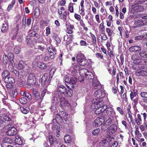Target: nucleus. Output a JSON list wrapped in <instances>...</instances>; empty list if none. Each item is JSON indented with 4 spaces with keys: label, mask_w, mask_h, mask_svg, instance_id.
<instances>
[{
    "label": "nucleus",
    "mask_w": 147,
    "mask_h": 147,
    "mask_svg": "<svg viewBox=\"0 0 147 147\" xmlns=\"http://www.w3.org/2000/svg\"><path fill=\"white\" fill-rule=\"evenodd\" d=\"M104 113L105 115L108 116V117L109 119L106 122H109L111 124L113 118V115L115 114V112L113 111V108L110 107H107L105 110V111L104 112Z\"/></svg>",
    "instance_id": "f257e3e1"
},
{
    "label": "nucleus",
    "mask_w": 147,
    "mask_h": 147,
    "mask_svg": "<svg viewBox=\"0 0 147 147\" xmlns=\"http://www.w3.org/2000/svg\"><path fill=\"white\" fill-rule=\"evenodd\" d=\"M53 98L52 99V103L54 105H56L59 103L62 98L63 97L61 93H59L57 91H55L52 94Z\"/></svg>",
    "instance_id": "f03ea898"
},
{
    "label": "nucleus",
    "mask_w": 147,
    "mask_h": 147,
    "mask_svg": "<svg viewBox=\"0 0 147 147\" xmlns=\"http://www.w3.org/2000/svg\"><path fill=\"white\" fill-rule=\"evenodd\" d=\"M58 92H60V93L64 94L65 96L70 97L72 95V91L67 89L64 86H59L58 87Z\"/></svg>",
    "instance_id": "7ed1b4c3"
},
{
    "label": "nucleus",
    "mask_w": 147,
    "mask_h": 147,
    "mask_svg": "<svg viewBox=\"0 0 147 147\" xmlns=\"http://www.w3.org/2000/svg\"><path fill=\"white\" fill-rule=\"evenodd\" d=\"M142 116L143 117L144 120H145L147 117V114L146 113H142L141 114H138L137 117H135L134 121L138 125H140L142 123L143 121V119L142 118Z\"/></svg>",
    "instance_id": "20e7f679"
},
{
    "label": "nucleus",
    "mask_w": 147,
    "mask_h": 147,
    "mask_svg": "<svg viewBox=\"0 0 147 147\" xmlns=\"http://www.w3.org/2000/svg\"><path fill=\"white\" fill-rule=\"evenodd\" d=\"M77 62L80 65L84 66L87 63L88 61L84 54H79L77 57Z\"/></svg>",
    "instance_id": "39448f33"
},
{
    "label": "nucleus",
    "mask_w": 147,
    "mask_h": 147,
    "mask_svg": "<svg viewBox=\"0 0 147 147\" xmlns=\"http://www.w3.org/2000/svg\"><path fill=\"white\" fill-rule=\"evenodd\" d=\"M131 58L133 60L134 63L136 64H143L144 63V60L141 59L139 54L133 55Z\"/></svg>",
    "instance_id": "423d86ee"
},
{
    "label": "nucleus",
    "mask_w": 147,
    "mask_h": 147,
    "mask_svg": "<svg viewBox=\"0 0 147 147\" xmlns=\"http://www.w3.org/2000/svg\"><path fill=\"white\" fill-rule=\"evenodd\" d=\"M47 49L49 53L50 58L51 59H53L55 57V55L56 54L57 50L55 47L52 46H50L47 48Z\"/></svg>",
    "instance_id": "0eeeda50"
},
{
    "label": "nucleus",
    "mask_w": 147,
    "mask_h": 147,
    "mask_svg": "<svg viewBox=\"0 0 147 147\" xmlns=\"http://www.w3.org/2000/svg\"><path fill=\"white\" fill-rule=\"evenodd\" d=\"M94 95L95 97L97 98L96 100H99L100 99H102L105 97V94L104 92L102 90H98L95 92Z\"/></svg>",
    "instance_id": "6e6552de"
},
{
    "label": "nucleus",
    "mask_w": 147,
    "mask_h": 147,
    "mask_svg": "<svg viewBox=\"0 0 147 147\" xmlns=\"http://www.w3.org/2000/svg\"><path fill=\"white\" fill-rule=\"evenodd\" d=\"M12 75L16 78L21 79L24 76V74L22 72H19L17 70L13 69L11 71Z\"/></svg>",
    "instance_id": "1a4fd4ad"
},
{
    "label": "nucleus",
    "mask_w": 147,
    "mask_h": 147,
    "mask_svg": "<svg viewBox=\"0 0 147 147\" xmlns=\"http://www.w3.org/2000/svg\"><path fill=\"white\" fill-rule=\"evenodd\" d=\"M144 7L141 5H138L136 3L132 5V9L135 12H140L143 11Z\"/></svg>",
    "instance_id": "9d476101"
},
{
    "label": "nucleus",
    "mask_w": 147,
    "mask_h": 147,
    "mask_svg": "<svg viewBox=\"0 0 147 147\" xmlns=\"http://www.w3.org/2000/svg\"><path fill=\"white\" fill-rule=\"evenodd\" d=\"M28 82L32 85L34 84L36 82V79L35 75L33 74H29L28 78Z\"/></svg>",
    "instance_id": "9b49d317"
},
{
    "label": "nucleus",
    "mask_w": 147,
    "mask_h": 147,
    "mask_svg": "<svg viewBox=\"0 0 147 147\" xmlns=\"http://www.w3.org/2000/svg\"><path fill=\"white\" fill-rule=\"evenodd\" d=\"M11 120L10 118L8 116H4L3 119H0V127H3L6 125V121H10Z\"/></svg>",
    "instance_id": "f8f14e48"
},
{
    "label": "nucleus",
    "mask_w": 147,
    "mask_h": 147,
    "mask_svg": "<svg viewBox=\"0 0 147 147\" xmlns=\"http://www.w3.org/2000/svg\"><path fill=\"white\" fill-rule=\"evenodd\" d=\"M97 101L94 104H93L92 106H94V107H93L94 108H102L104 106H107L106 105H104L103 104V102L102 100H96Z\"/></svg>",
    "instance_id": "ddd939ff"
},
{
    "label": "nucleus",
    "mask_w": 147,
    "mask_h": 147,
    "mask_svg": "<svg viewBox=\"0 0 147 147\" xmlns=\"http://www.w3.org/2000/svg\"><path fill=\"white\" fill-rule=\"evenodd\" d=\"M88 71V70L85 68L79 70V74L82 78V80H80L81 82L84 81V77L86 76Z\"/></svg>",
    "instance_id": "4468645a"
},
{
    "label": "nucleus",
    "mask_w": 147,
    "mask_h": 147,
    "mask_svg": "<svg viewBox=\"0 0 147 147\" xmlns=\"http://www.w3.org/2000/svg\"><path fill=\"white\" fill-rule=\"evenodd\" d=\"M103 122L102 119L101 118H97L93 123V125L95 127H97L101 125Z\"/></svg>",
    "instance_id": "2eb2a0df"
},
{
    "label": "nucleus",
    "mask_w": 147,
    "mask_h": 147,
    "mask_svg": "<svg viewBox=\"0 0 147 147\" xmlns=\"http://www.w3.org/2000/svg\"><path fill=\"white\" fill-rule=\"evenodd\" d=\"M6 133L7 135L10 136L16 135L17 133L16 129L14 127L9 128Z\"/></svg>",
    "instance_id": "dca6fc26"
},
{
    "label": "nucleus",
    "mask_w": 147,
    "mask_h": 147,
    "mask_svg": "<svg viewBox=\"0 0 147 147\" xmlns=\"http://www.w3.org/2000/svg\"><path fill=\"white\" fill-rule=\"evenodd\" d=\"M50 78V77H49L48 75L43 76L41 79L42 85V86L45 85L47 82L49 80Z\"/></svg>",
    "instance_id": "f3484780"
},
{
    "label": "nucleus",
    "mask_w": 147,
    "mask_h": 147,
    "mask_svg": "<svg viewBox=\"0 0 147 147\" xmlns=\"http://www.w3.org/2000/svg\"><path fill=\"white\" fill-rule=\"evenodd\" d=\"M61 115L62 122H63L64 121L67 122L68 120L69 115L63 111H61Z\"/></svg>",
    "instance_id": "a211bd4d"
},
{
    "label": "nucleus",
    "mask_w": 147,
    "mask_h": 147,
    "mask_svg": "<svg viewBox=\"0 0 147 147\" xmlns=\"http://www.w3.org/2000/svg\"><path fill=\"white\" fill-rule=\"evenodd\" d=\"M86 78L90 82H92L94 78V75L91 71H88L85 76Z\"/></svg>",
    "instance_id": "6ab92c4d"
},
{
    "label": "nucleus",
    "mask_w": 147,
    "mask_h": 147,
    "mask_svg": "<svg viewBox=\"0 0 147 147\" xmlns=\"http://www.w3.org/2000/svg\"><path fill=\"white\" fill-rule=\"evenodd\" d=\"M33 94L34 97L35 98L36 100H42L41 98L40 93L38 92L36 90H33Z\"/></svg>",
    "instance_id": "aec40b11"
},
{
    "label": "nucleus",
    "mask_w": 147,
    "mask_h": 147,
    "mask_svg": "<svg viewBox=\"0 0 147 147\" xmlns=\"http://www.w3.org/2000/svg\"><path fill=\"white\" fill-rule=\"evenodd\" d=\"M61 107L62 108L66 106H68L70 104L67 100H65L63 97L59 101Z\"/></svg>",
    "instance_id": "412c9836"
},
{
    "label": "nucleus",
    "mask_w": 147,
    "mask_h": 147,
    "mask_svg": "<svg viewBox=\"0 0 147 147\" xmlns=\"http://www.w3.org/2000/svg\"><path fill=\"white\" fill-rule=\"evenodd\" d=\"M107 106H104L102 108H95L96 110L95 111V113L96 114H99L102 112L104 113V112L105 111V110L107 108Z\"/></svg>",
    "instance_id": "4be33fe9"
},
{
    "label": "nucleus",
    "mask_w": 147,
    "mask_h": 147,
    "mask_svg": "<svg viewBox=\"0 0 147 147\" xmlns=\"http://www.w3.org/2000/svg\"><path fill=\"white\" fill-rule=\"evenodd\" d=\"M135 128L136 129L135 131V134L136 135V138L137 139H140V138L142 137V134L139 130L138 126H136Z\"/></svg>",
    "instance_id": "5701e85b"
},
{
    "label": "nucleus",
    "mask_w": 147,
    "mask_h": 147,
    "mask_svg": "<svg viewBox=\"0 0 147 147\" xmlns=\"http://www.w3.org/2000/svg\"><path fill=\"white\" fill-rule=\"evenodd\" d=\"M5 82L7 84H12L15 82L14 79L12 77H6L4 79Z\"/></svg>",
    "instance_id": "b1692460"
},
{
    "label": "nucleus",
    "mask_w": 147,
    "mask_h": 147,
    "mask_svg": "<svg viewBox=\"0 0 147 147\" xmlns=\"http://www.w3.org/2000/svg\"><path fill=\"white\" fill-rule=\"evenodd\" d=\"M8 24L7 22H5L3 23L1 28V30L2 32H6L8 30Z\"/></svg>",
    "instance_id": "393cba45"
},
{
    "label": "nucleus",
    "mask_w": 147,
    "mask_h": 147,
    "mask_svg": "<svg viewBox=\"0 0 147 147\" xmlns=\"http://www.w3.org/2000/svg\"><path fill=\"white\" fill-rule=\"evenodd\" d=\"M108 143V142L106 140V139L101 140L99 143L97 147H105Z\"/></svg>",
    "instance_id": "a878e982"
},
{
    "label": "nucleus",
    "mask_w": 147,
    "mask_h": 147,
    "mask_svg": "<svg viewBox=\"0 0 147 147\" xmlns=\"http://www.w3.org/2000/svg\"><path fill=\"white\" fill-rule=\"evenodd\" d=\"M136 73L137 75H147V71L143 70H138L136 71Z\"/></svg>",
    "instance_id": "bb28decb"
},
{
    "label": "nucleus",
    "mask_w": 147,
    "mask_h": 147,
    "mask_svg": "<svg viewBox=\"0 0 147 147\" xmlns=\"http://www.w3.org/2000/svg\"><path fill=\"white\" fill-rule=\"evenodd\" d=\"M37 65L39 68L42 69H45L47 67L46 64L45 63L38 62L37 63Z\"/></svg>",
    "instance_id": "cd10ccee"
},
{
    "label": "nucleus",
    "mask_w": 147,
    "mask_h": 147,
    "mask_svg": "<svg viewBox=\"0 0 147 147\" xmlns=\"http://www.w3.org/2000/svg\"><path fill=\"white\" fill-rule=\"evenodd\" d=\"M20 109L21 112L24 114H27L30 110V109L28 107H21Z\"/></svg>",
    "instance_id": "c85d7f7f"
},
{
    "label": "nucleus",
    "mask_w": 147,
    "mask_h": 147,
    "mask_svg": "<svg viewBox=\"0 0 147 147\" xmlns=\"http://www.w3.org/2000/svg\"><path fill=\"white\" fill-rule=\"evenodd\" d=\"M126 117L129 122L130 123H132L134 122L131 113L129 111V112L127 113L126 115Z\"/></svg>",
    "instance_id": "c756f323"
},
{
    "label": "nucleus",
    "mask_w": 147,
    "mask_h": 147,
    "mask_svg": "<svg viewBox=\"0 0 147 147\" xmlns=\"http://www.w3.org/2000/svg\"><path fill=\"white\" fill-rule=\"evenodd\" d=\"M74 28V26L73 25L68 26V27H67L66 32L68 34H72L73 32L72 29Z\"/></svg>",
    "instance_id": "7c9ffc66"
},
{
    "label": "nucleus",
    "mask_w": 147,
    "mask_h": 147,
    "mask_svg": "<svg viewBox=\"0 0 147 147\" xmlns=\"http://www.w3.org/2000/svg\"><path fill=\"white\" fill-rule=\"evenodd\" d=\"M64 140L65 142L66 143H70L72 141L71 137L69 135H66L65 136Z\"/></svg>",
    "instance_id": "2f4dec72"
},
{
    "label": "nucleus",
    "mask_w": 147,
    "mask_h": 147,
    "mask_svg": "<svg viewBox=\"0 0 147 147\" xmlns=\"http://www.w3.org/2000/svg\"><path fill=\"white\" fill-rule=\"evenodd\" d=\"M16 139L15 140V143L19 145H22V141L21 138L18 136H16Z\"/></svg>",
    "instance_id": "473e14b6"
},
{
    "label": "nucleus",
    "mask_w": 147,
    "mask_h": 147,
    "mask_svg": "<svg viewBox=\"0 0 147 147\" xmlns=\"http://www.w3.org/2000/svg\"><path fill=\"white\" fill-rule=\"evenodd\" d=\"M93 86L95 88H99L101 87L100 84L97 80L93 81Z\"/></svg>",
    "instance_id": "72a5a7b5"
},
{
    "label": "nucleus",
    "mask_w": 147,
    "mask_h": 147,
    "mask_svg": "<svg viewBox=\"0 0 147 147\" xmlns=\"http://www.w3.org/2000/svg\"><path fill=\"white\" fill-rule=\"evenodd\" d=\"M137 94V93L134 90H133L131 91L130 94V99L132 100L135 97Z\"/></svg>",
    "instance_id": "f704fd0d"
},
{
    "label": "nucleus",
    "mask_w": 147,
    "mask_h": 147,
    "mask_svg": "<svg viewBox=\"0 0 147 147\" xmlns=\"http://www.w3.org/2000/svg\"><path fill=\"white\" fill-rule=\"evenodd\" d=\"M24 61H20L17 68L19 69H23L24 67Z\"/></svg>",
    "instance_id": "c9c22d12"
},
{
    "label": "nucleus",
    "mask_w": 147,
    "mask_h": 147,
    "mask_svg": "<svg viewBox=\"0 0 147 147\" xmlns=\"http://www.w3.org/2000/svg\"><path fill=\"white\" fill-rule=\"evenodd\" d=\"M64 10L65 8L63 7H61L60 9H58V12L59 18H62V17L63 11Z\"/></svg>",
    "instance_id": "e433bc0d"
},
{
    "label": "nucleus",
    "mask_w": 147,
    "mask_h": 147,
    "mask_svg": "<svg viewBox=\"0 0 147 147\" xmlns=\"http://www.w3.org/2000/svg\"><path fill=\"white\" fill-rule=\"evenodd\" d=\"M9 72L7 70H5L2 73V76L3 78H5L6 77H8L9 75Z\"/></svg>",
    "instance_id": "4c0bfd02"
},
{
    "label": "nucleus",
    "mask_w": 147,
    "mask_h": 147,
    "mask_svg": "<svg viewBox=\"0 0 147 147\" xmlns=\"http://www.w3.org/2000/svg\"><path fill=\"white\" fill-rule=\"evenodd\" d=\"M35 49L40 50L42 51H43L45 49V47L44 46L42 45H36L35 47Z\"/></svg>",
    "instance_id": "58836bf2"
},
{
    "label": "nucleus",
    "mask_w": 147,
    "mask_h": 147,
    "mask_svg": "<svg viewBox=\"0 0 147 147\" xmlns=\"http://www.w3.org/2000/svg\"><path fill=\"white\" fill-rule=\"evenodd\" d=\"M56 120L57 122H61L62 119L61 115V111L60 112L59 114H56Z\"/></svg>",
    "instance_id": "ea45409f"
},
{
    "label": "nucleus",
    "mask_w": 147,
    "mask_h": 147,
    "mask_svg": "<svg viewBox=\"0 0 147 147\" xmlns=\"http://www.w3.org/2000/svg\"><path fill=\"white\" fill-rule=\"evenodd\" d=\"M140 55L141 57L147 58V52L145 51H140L139 54Z\"/></svg>",
    "instance_id": "a19ab883"
},
{
    "label": "nucleus",
    "mask_w": 147,
    "mask_h": 147,
    "mask_svg": "<svg viewBox=\"0 0 147 147\" xmlns=\"http://www.w3.org/2000/svg\"><path fill=\"white\" fill-rule=\"evenodd\" d=\"M100 131V130L99 128H96L93 130L92 134L94 136H97L99 134Z\"/></svg>",
    "instance_id": "79ce46f5"
},
{
    "label": "nucleus",
    "mask_w": 147,
    "mask_h": 147,
    "mask_svg": "<svg viewBox=\"0 0 147 147\" xmlns=\"http://www.w3.org/2000/svg\"><path fill=\"white\" fill-rule=\"evenodd\" d=\"M26 18L25 16H24L23 18L22 21V27L24 29H25L26 27Z\"/></svg>",
    "instance_id": "37998d69"
},
{
    "label": "nucleus",
    "mask_w": 147,
    "mask_h": 147,
    "mask_svg": "<svg viewBox=\"0 0 147 147\" xmlns=\"http://www.w3.org/2000/svg\"><path fill=\"white\" fill-rule=\"evenodd\" d=\"M134 24L135 25L138 26L141 25H144V23H143L142 20H140L135 22Z\"/></svg>",
    "instance_id": "c03bdc74"
},
{
    "label": "nucleus",
    "mask_w": 147,
    "mask_h": 147,
    "mask_svg": "<svg viewBox=\"0 0 147 147\" xmlns=\"http://www.w3.org/2000/svg\"><path fill=\"white\" fill-rule=\"evenodd\" d=\"M106 32L109 36H111L113 34V31L108 28H107L106 29Z\"/></svg>",
    "instance_id": "a18cd8bd"
},
{
    "label": "nucleus",
    "mask_w": 147,
    "mask_h": 147,
    "mask_svg": "<svg viewBox=\"0 0 147 147\" xmlns=\"http://www.w3.org/2000/svg\"><path fill=\"white\" fill-rule=\"evenodd\" d=\"M90 36L92 38V43L95 45L96 44V39L95 36L92 33H90Z\"/></svg>",
    "instance_id": "49530a36"
},
{
    "label": "nucleus",
    "mask_w": 147,
    "mask_h": 147,
    "mask_svg": "<svg viewBox=\"0 0 147 147\" xmlns=\"http://www.w3.org/2000/svg\"><path fill=\"white\" fill-rule=\"evenodd\" d=\"M49 141L50 143V147H52L54 143V140L52 136L49 135Z\"/></svg>",
    "instance_id": "de8ad7c7"
},
{
    "label": "nucleus",
    "mask_w": 147,
    "mask_h": 147,
    "mask_svg": "<svg viewBox=\"0 0 147 147\" xmlns=\"http://www.w3.org/2000/svg\"><path fill=\"white\" fill-rule=\"evenodd\" d=\"M75 4L74 3H70L69 4V11L71 13H73L74 12L73 5Z\"/></svg>",
    "instance_id": "09e8293b"
},
{
    "label": "nucleus",
    "mask_w": 147,
    "mask_h": 147,
    "mask_svg": "<svg viewBox=\"0 0 147 147\" xmlns=\"http://www.w3.org/2000/svg\"><path fill=\"white\" fill-rule=\"evenodd\" d=\"M3 142L5 143L10 144L12 142V140L8 138H5L3 140Z\"/></svg>",
    "instance_id": "8fccbe9b"
},
{
    "label": "nucleus",
    "mask_w": 147,
    "mask_h": 147,
    "mask_svg": "<svg viewBox=\"0 0 147 147\" xmlns=\"http://www.w3.org/2000/svg\"><path fill=\"white\" fill-rule=\"evenodd\" d=\"M3 63L6 64H7L9 61H10L7 56L6 55H3Z\"/></svg>",
    "instance_id": "3c124183"
},
{
    "label": "nucleus",
    "mask_w": 147,
    "mask_h": 147,
    "mask_svg": "<svg viewBox=\"0 0 147 147\" xmlns=\"http://www.w3.org/2000/svg\"><path fill=\"white\" fill-rule=\"evenodd\" d=\"M20 102L21 104H24L27 102V100L25 98L22 97L20 99Z\"/></svg>",
    "instance_id": "603ef678"
},
{
    "label": "nucleus",
    "mask_w": 147,
    "mask_h": 147,
    "mask_svg": "<svg viewBox=\"0 0 147 147\" xmlns=\"http://www.w3.org/2000/svg\"><path fill=\"white\" fill-rule=\"evenodd\" d=\"M50 59H51L49 57L46 55H44L43 56V57L42 58V60L45 62H48L50 61Z\"/></svg>",
    "instance_id": "864d4df0"
},
{
    "label": "nucleus",
    "mask_w": 147,
    "mask_h": 147,
    "mask_svg": "<svg viewBox=\"0 0 147 147\" xmlns=\"http://www.w3.org/2000/svg\"><path fill=\"white\" fill-rule=\"evenodd\" d=\"M71 67L74 70H78L80 68V66L75 63H72Z\"/></svg>",
    "instance_id": "5fc2aeb1"
},
{
    "label": "nucleus",
    "mask_w": 147,
    "mask_h": 147,
    "mask_svg": "<svg viewBox=\"0 0 147 147\" xmlns=\"http://www.w3.org/2000/svg\"><path fill=\"white\" fill-rule=\"evenodd\" d=\"M7 57L10 61H11L14 58L13 54L12 53H8Z\"/></svg>",
    "instance_id": "6e6d98bb"
},
{
    "label": "nucleus",
    "mask_w": 147,
    "mask_h": 147,
    "mask_svg": "<svg viewBox=\"0 0 147 147\" xmlns=\"http://www.w3.org/2000/svg\"><path fill=\"white\" fill-rule=\"evenodd\" d=\"M65 82L66 85L67 87H69L70 86H69V84L70 83V79L69 77H67L65 80Z\"/></svg>",
    "instance_id": "4d7b16f0"
},
{
    "label": "nucleus",
    "mask_w": 147,
    "mask_h": 147,
    "mask_svg": "<svg viewBox=\"0 0 147 147\" xmlns=\"http://www.w3.org/2000/svg\"><path fill=\"white\" fill-rule=\"evenodd\" d=\"M21 48L19 47H16L14 49V51L16 54H19Z\"/></svg>",
    "instance_id": "13d9d810"
},
{
    "label": "nucleus",
    "mask_w": 147,
    "mask_h": 147,
    "mask_svg": "<svg viewBox=\"0 0 147 147\" xmlns=\"http://www.w3.org/2000/svg\"><path fill=\"white\" fill-rule=\"evenodd\" d=\"M77 81V79L75 77H73L70 78V83L72 84H75Z\"/></svg>",
    "instance_id": "bf43d9fd"
},
{
    "label": "nucleus",
    "mask_w": 147,
    "mask_h": 147,
    "mask_svg": "<svg viewBox=\"0 0 147 147\" xmlns=\"http://www.w3.org/2000/svg\"><path fill=\"white\" fill-rule=\"evenodd\" d=\"M111 127L112 131H113L112 132L115 133L117 130V127L116 125L115 124H113L111 125Z\"/></svg>",
    "instance_id": "052dcab7"
},
{
    "label": "nucleus",
    "mask_w": 147,
    "mask_h": 147,
    "mask_svg": "<svg viewBox=\"0 0 147 147\" xmlns=\"http://www.w3.org/2000/svg\"><path fill=\"white\" fill-rule=\"evenodd\" d=\"M140 96L142 98H147V92H142L140 93Z\"/></svg>",
    "instance_id": "680f3d73"
},
{
    "label": "nucleus",
    "mask_w": 147,
    "mask_h": 147,
    "mask_svg": "<svg viewBox=\"0 0 147 147\" xmlns=\"http://www.w3.org/2000/svg\"><path fill=\"white\" fill-rule=\"evenodd\" d=\"M102 34L103 35L101 36V39H102V40H106L107 38V35L104 32H102Z\"/></svg>",
    "instance_id": "e2e57ef3"
},
{
    "label": "nucleus",
    "mask_w": 147,
    "mask_h": 147,
    "mask_svg": "<svg viewBox=\"0 0 147 147\" xmlns=\"http://www.w3.org/2000/svg\"><path fill=\"white\" fill-rule=\"evenodd\" d=\"M30 36H28L26 37V42L28 45H30L32 43V41L30 38Z\"/></svg>",
    "instance_id": "0e129e2a"
},
{
    "label": "nucleus",
    "mask_w": 147,
    "mask_h": 147,
    "mask_svg": "<svg viewBox=\"0 0 147 147\" xmlns=\"http://www.w3.org/2000/svg\"><path fill=\"white\" fill-rule=\"evenodd\" d=\"M100 30L102 32H104L105 27L104 25V23L102 22L100 24Z\"/></svg>",
    "instance_id": "69168bd1"
},
{
    "label": "nucleus",
    "mask_w": 147,
    "mask_h": 147,
    "mask_svg": "<svg viewBox=\"0 0 147 147\" xmlns=\"http://www.w3.org/2000/svg\"><path fill=\"white\" fill-rule=\"evenodd\" d=\"M46 22L43 21H41L40 22V27L41 28H43L45 26H46Z\"/></svg>",
    "instance_id": "338daca9"
},
{
    "label": "nucleus",
    "mask_w": 147,
    "mask_h": 147,
    "mask_svg": "<svg viewBox=\"0 0 147 147\" xmlns=\"http://www.w3.org/2000/svg\"><path fill=\"white\" fill-rule=\"evenodd\" d=\"M59 5L60 6H64L66 3L65 0H61L59 1Z\"/></svg>",
    "instance_id": "774afa93"
}]
</instances>
